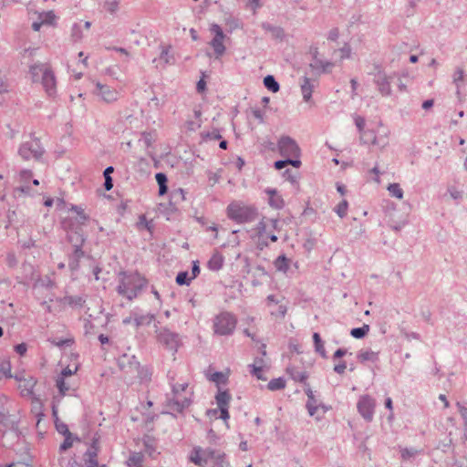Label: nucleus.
Wrapping results in <instances>:
<instances>
[{
    "label": "nucleus",
    "instance_id": "44",
    "mask_svg": "<svg viewBox=\"0 0 467 467\" xmlns=\"http://www.w3.org/2000/svg\"><path fill=\"white\" fill-rule=\"evenodd\" d=\"M213 460L214 461L213 467H230L229 462L224 459V454L219 451H215V457Z\"/></svg>",
    "mask_w": 467,
    "mask_h": 467
},
{
    "label": "nucleus",
    "instance_id": "43",
    "mask_svg": "<svg viewBox=\"0 0 467 467\" xmlns=\"http://www.w3.org/2000/svg\"><path fill=\"white\" fill-rule=\"evenodd\" d=\"M270 390H279L285 387V381L282 378L274 379L267 385Z\"/></svg>",
    "mask_w": 467,
    "mask_h": 467
},
{
    "label": "nucleus",
    "instance_id": "18",
    "mask_svg": "<svg viewBox=\"0 0 467 467\" xmlns=\"http://www.w3.org/2000/svg\"><path fill=\"white\" fill-rule=\"evenodd\" d=\"M20 441V433L17 429L13 428L3 434L2 442L5 447H13Z\"/></svg>",
    "mask_w": 467,
    "mask_h": 467
},
{
    "label": "nucleus",
    "instance_id": "47",
    "mask_svg": "<svg viewBox=\"0 0 467 467\" xmlns=\"http://www.w3.org/2000/svg\"><path fill=\"white\" fill-rule=\"evenodd\" d=\"M155 178L159 184V194L164 195L168 191V187H167L168 177H155Z\"/></svg>",
    "mask_w": 467,
    "mask_h": 467
},
{
    "label": "nucleus",
    "instance_id": "19",
    "mask_svg": "<svg viewBox=\"0 0 467 467\" xmlns=\"http://www.w3.org/2000/svg\"><path fill=\"white\" fill-rule=\"evenodd\" d=\"M265 193L269 196L268 198V204L276 210L282 209L284 207V200L283 198L277 193L276 190L266 188L265 190Z\"/></svg>",
    "mask_w": 467,
    "mask_h": 467
},
{
    "label": "nucleus",
    "instance_id": "8",
    "mask_svg": "<svg viewBox=\"0 0 467 467\" xmlns=\"http://www.w3.org/2000/svg\"><path fill=\"white\" fill-rule=\"evenodd\" d=\"M118 364L121 371L125 373L130 380L134 379L135 373L139 371L140 363L134 355L123 354L118 359Z\"/></svg>",
    "mask_w": 467,
    "mask_h": 467
},
{
    "label": "nucleus",
    "instance_id": "28",
    "mask_svg": "<svg viewBox=\"0 0 467 467\" xmlns=\"http://www.w3.org/2000/svg\"><path fill=\"white\" fill-rule=\"evenodd\" d=\"M144 455L141 452H132L127 460L129 467H142Z\"/></svg>",
    "mask_w": 467,
    "mask_h": 467
},
{
    "label": "nucleus",
    "instance_id": "25",
    "mask_svg": "<svg viewBox=\"0 0 467 467\" xmlns=\"http://www.w3.org/2000/svg\"><path fill=\"white\" fill-rule=\"evenodd\" d=\"M84 256V252L82 249H74L72 254L69 256L68 266L74 271L78 268V262L80 258Z\"/></svg>",
    "mask_w": 467,
    "mask_h": 467
},
{
    "label": "nucleus",
    "instance_id": "62",
    "mask_svg": "<svg viewBox=\"0 0 467 467\" xmlns=\"http://www.w3.org/2000/svg\"><path fill=\"white\" fill-rule=\"evenodd\" d=\"M340 58H348L350 57V47L348 46H345L343 48L339 50Z\"/></svg>",
    "mask_w": 467,
    "mask_h": 467
},
{
    "label": "nucleus",
    "instance_id": "48",
    "mask_svg": "<svg viewBox=\"0 0 467 467\" xmlns=\"http://www.w3.org/2000/svg\"><path fill=\"white\" fill-rule=\"evenodd\" d=\"M104 8L107 12L114 14L119 9V2L117 0H109L105 3Z\"/></svg>",
    "mask_w": 467,
    "mask_h": 467
},
{
    "label": "nucleus",
    "instance_id": "23",
    "mask_svg": "<svg viewBox=\"0 0 467 467\" xmlns=\"http://www.w3.org/2000/svg\"><path fill=\"white\" fill-rule=\"evenodd\" d=\"M376 82L382 95H389L390 93V86L386 75L379 73Z\"/></svg>",
    "mask_w": 467,
    "mask_h": 467
},
{
    "label": "nucleus",
    "instance_id": "41",
    "mask_svg": "<svg viewBox=\"0 0 467 467\" xmlns=\"http://www.w3.org/2000/svg\"><path fill=\"white\" fill-rule=\"evenodd\" d=\"M264 84L269 90L273 92H277L279 90V85L273 76H266L264 78Z\"/></svg>",
    "mask_w": 467,
    "mask_h": 467
},
{
    "label": "nucleus",
    "instance_id": "35",
    "mask_svg": "<svg viewBox=\"0 0 467 467\" xmlns=\"http://www.w3.org/2000/svg\"><path fill=\"white\" fill-rule=\"evenodd\" d=\"M223 259L220 254H213L208 261V267L213 271H218L222 268Z\"/></svg>",
    "mask_w": 467,
    "mask_h": 467
},
{
    "label": "nucleus",
    "instance_id": "45",
    "mask_svg": "<svg viewBox=\"0 0 467 467\" xmlns=\"http://www.w3.org/2000/svg\"><path fill=\"white\" fill-rule=\"evenodd\" d=\"M348 203L346 200L341 201L335 208V212L340 218H343L347 215Z\"/></svg>",
    "mask_w": 467,
    "mask_h": 467
},
{
    "label": "nucleus",
    "instance_id": "17",
    "mask_svg": "<svg viewBox=\"0 0 467 467\" xmlns=\"http://www.w3.org/2000/svg\"><path fill=\"white\" fill-rule=\"evenodd\" d=\"M56 16L52 11L43 12L38 15V20L32 24V28L35 31H39L43 25H54Z\"/></svg>",
    "mask_w": 467,
    "mask_h": 467
},
{
    "label": "nucleus",
    "instance_id": "61",
    "mask_svg": "<svg viewBox=\"0 0 467 467\" xmlns=\"http://www.w3.org/2000/svg\"><path fill=\"white\" fill-rule=\"evenodd\" d=\"M66 299L69 305L81 306L83 302L82 298L79 296H69Z\"/></svg>",
    "mask_w": 467,
    "mask_h": 467
},
{
    "label": "nucleus",
    "instance_id": "3",
    "mask_svg": "<svg viewBox=\"0 0 467 467\" xmlns=\"http://www.w3.org/2000/svg\"><path fill=\"white\" fill-rule=\"evenodd\" d=\"M227 217L236 223H249L258 216V210L254 205L247 204L242 201H234L226 208Z\"/></svg>",
    "mask_w": 467,
    "mask_h": 467
},
{
    "label": "nucleus",
    "instance_id": "55",
    "mask_svg": "<svg viewBox=\"0 0 467 467\" xmlns=\"http://www.w3.org/2000/svg\"><path fill=\"white\" fill-rule=\"evenodd\" d=\"M200 126L199 120H187L184 124L188 131H195Z\"/></svg>",
    "mask_w": 467,
    "mask_h": 467
},
{
    "label": "nucleus",
    "instance_id": "16",
    "mask_svg": "<svg viewBox=\"0 0 467 467\" xmlns=\"http://www.w3.org/2000/svg\"><path fill=\"white\" fill-rule=\"evenodd\" d=\"M98 451L99 448L97 446V441H93L91 446L88 449V451L84 454V467H98Z\"/></svg>",
    "mask_w": 467,
    "mask_h": 467
},
{
    "label": "nucleus",
    "instance_id": "24",
    "mask_svg": "<svg viewBox=\"0 0 467 467\" xmlns=\"http://www.w3.org/2000/svg\"><path fill=\"white\" fill-rule=\"evenodd\" d=\"M290 260L285 255H279L274 262L275 269L282 273H286L289 269Z\"/></svg>",
    "mask_w": 467,
    "mask_h": 467
},
{
    "label": "nucleus",
    "instance_id": "59",
    "mask_svg": "<svg viewBox=\"0 0 467 467\" xmlns=\"http://www.w3.org/2000/svg\"><path fill=\"white\" fill-rule=\"evenodd\" d=\"M206 415L211 420L220 419V410L219 408L208 410Z\"/></svg>",
    "mask_w": 467,
    "mask_h": 467
},
{
    "label": "nucleus",
    "instance_id": "39",
    "mask_svg": "<svg viewBox=\"0 0 467 467\" xmlns=\"http://www.w3.org/2000/svg\"><path fill=\"white\" fill-rule=\"evenodd\" d=\"M287 372L295 381L303 382L306 379V375L304 371L297 370L294 368H287Z\"/></svg>",
    "mask_w": 467,
    "mask_h": 467
},
{
    "label": "nucleus",
    "instance_id": "38",
    "mask_svg": "<svg viewBox=\"0 0 467 467\" xmlns=\"http://www.w3.org/2000/svg\"><path fill=\"white\" fill-rule=\"evenodd\" d=\"M369 331L368 325H363L361 327L352 328L350 331V335L355 338H362Z\"/></svg>",
    "mask_w": 467,
    "mask_h": 467
},
{
    "label": "nucleus",
    "instance_id": "51",
    "mask_svg": "<svg viewBox=\"0 0 467 467\" xmlns=\"http://www.w3.org/2000/svg\"><path fill=\"white\" fill-rule=\"evenodd\" d=\"M209 379L211 381H213V382L219 384V383H224L226 380V377L222 372H214L213 374H212L210 376Z\"/></svg>",
    "mask_w": 467,
    "mask_h": 467
},
{
    "label": "nucleus",
    "instance_id": "56",
    "mask_svg": "<svg viewBox=\"0 0 467 467\" xmlns=\"http://www.w3.org/2000/svg\"><path fill=\"white\" fill-rule=\"evenodd\" d=\"M315 67L321 68L323 72H329L333 67V64L330 62L323 63L321 61H317Z\"/></svg>",
    "mask_w": 467,
    "mask_h": 467
},
{
    "label": "nucleus",
    "instance_id": "57",
    "mask_svg": "<svg viewBox=\"0 0 467 467\" xmlns=\"http://www.w3.org/2000/svg\"><path fill=\"white\" fill-rule=\"evenodd\" d=\"M56 428H57V431L61 433L62 435H69V433H71L67 428V425L63 423V422H59V423H56Z\"/></svg>",
    "mask_w": 467,
    "mask_h": 467
},
{
    "label": "nucleus",
    "instance_id": "1",
    "mask_svg": "<svg viewBox=\"0 0 467 467\" xmlns=\"http://www.w3.org/2000/svg\"><path fill=\"white\" fill-rule=\"evenodd\" d=\"M117 281V293L130 301L136 298L147 285V280L143 276L133 272H120Z\"/></svg>",
    "mask_w": 467,
    "mask_h": 467
},
{
    "label": "nucleus",
    "instance_id": "52",
    "mask_svg": "<svg viewBox=\"0 0 467 467\" xmlns=\"http://www.w3.org/2000/svg\"><path fill=\"white\" fill-rule=\"evenodd\" d=\"M57 387L62 395H65L66 392L69 389V386L67 385L63 378H58L57 379Z\"/></svg>",
    "mask_w": 467,
    "mask_h": 467
},
{
    "label": "nucleus",
    "instance_id": "53",
    "mask_svg": "<svg viewBox=\"0 0 467 467\" xmlns=\"http://www.w3.org/2000/svg\"><path fill=\"white\" fill-rule=\"evenodd\" d=\"M71 36L74 39V41H79L82 38V33L80 30V25L75 24L72 27V33Z\"/></svg>",
    "mask_w": 467,
    "mask_h": 467
},
{
    "label": "nucleus",
    "instance_id": "15",
    "mask_svg": "<svg viewBox=\"0 0 467 467\" xmlns=\"http://www.w3.org/2000/svg\"><path fill=\"white\" fill-rule=\"evenodd\" d=\"M15 379L19 382L18 389L24 397H30L33 394L34 387L36 383L33 377H24L22 374H16Z\"/></svg>",
    "mask_w": 467,
    "mask_h": 467
},
{
    "label": "nucleus",
    "instance_id": "54",
    "mask_svg": "<svg viewBox=\"0 0 467 467\" xmlns=\"http://www.w3.org/2000/svg\"><path fill=\"white\" fill-rule=\"evenodd\" d=\"M456 406L459 410L462 418L463 419L464 428L467 431V409L465 408V406H463L462 402H457Z\"/></svg>",
    "mask_w": 467,
    "mask_h": 467
},
{
    "label": "nucleus",
    "instance_id": "50",
    "mask_svg": "<svg viewBox=\"0 0 467 467\" xmlns=\"http://www.w3.org/2000/svg\"><path fill=\"white\" fill-rule=\"evenodd\" d=\"M191 280L187 272H180L176 276V283L180 285H189Z\"/></svg>",
    "mask_w": 467,
    "mask_h": 467
},
{
    "label": "nucleus",
    "instance_id": "22",
    "mask_svg": "<svg viewBox=\"0 0 467 467\" xmlns=\"http://www.w3.org/2000/svg\"><path fill=\"white\" fill-rule=\"evenodd\" d=\"M254 232L259 238H263L269 232L268 218L263 217L254 227Z\"/></svg>",
    "mask_w": 467,
    "mask_h": 467
},
{
    "label": "nucleus",
    "instance_id": "58",
    "mask_svg": "<svg viewBox=\"0 0 467 467\" xmlns=\"http://www.w3.org/2000/svg\"><path fill=\"white\" fill-rule=\"evenodd\" d=\"M463 79H464L463 70L462 68H458L453 75V81H454V83H456L458 85L459 83L462 82Z\"/></svg>",
    "mask_w": 467,
    "mask_h": 467
},
{
    "label": "nucleus",
    "instance_id": "34",
    "mask_svg": "<svg viewBox=\"0 0 467 467\" xmlns=\"http://www.w3.org/2000/svg\"><path fill=\"white\" fill-rule=\"evenodd\" d=\"M313 340L315 344V350L321 355L322 358H327V353L324 348V343L318 333H314Z\"/></svg>",
    "mask_w": 467,
    "mask_h": 467
},
{
    "label": "nucleus",
    "instance_id": "63",
    "mask_svg": "<svg viewBox=\"0 0 467 467\" xmlns=\"http://www.w3.org/2000/svg\"><path fill=\"white\" fill-rule=\"evenodd\" d=\"M200 274V266L198 262H193L192 268V276L190 279H194Z\"/></svg>",
    "mask_w": 467,
    "mask_h": 467
},
{
    "label": "nucleus",
    "instance_id": "20",
    "mask_svg": "<svg viewBox=\"0 0 467 467\" xmlns=\"http://www.w3.org/2000/svg\"><path fill=\"white\" fill-rule=\"evenodd\" d=\"M307 396L306 409L310 416H315L321 403L316 399L311 389L306 390Z\"/></svg>",
    "mask_w": 467,
    "mask_h": 467
},
{
    "label": "nucleus",
    "instance_id": "30",
    "mask_svg": "<svg viewBox=\"0 0 467 467\" xmlns=\"http://www.w3.org/2000/svg\"><path fill=\"white\" fill-rule=\"evenodd\" d=\"M172 60V56L170 54V49L164 47L158 59H154V62L157 63V67H164L166 65L170 64Z\"/></svg>",
    "mask_w": 467,
    "mask_h": 467
},
{
    "label": "nucleus",
    "instance_id": "21",
    "mask_svg": "<svg viewBox=\"0 0 467 467\" xmlns=\"http://www.w3.org/2000/svg\"><path fill=\"white\" fill-rule=\"evenodd\" d=\"M358 359L361 363L365 362H377L379 359V352L371 349H361L358 354Z\"/></svg>",
    "mask_w": 467,
    "mask_h": 467
},
{
    "label": "nucleus",
    "instance_id": "37",
    "mask_svg": "<svg viewBox=\"0 0 467 467\" xmlns=\"http://www.w3.org/2000/svg\"><path fill=\"white\" fill-rule=\"evenodd\" d=\"M9 85L5 78L0 77V104L5 100V95L9 93Z\"/></svg>",
    "mask_w": 467,
    "mask_h": 467
},
{
    "label": "nucleus",
    "instance_id": "14",
    "mask_svg": "<svg viewBox=\"0 0 467 467\" xmlns=\"http://www.w3.org/2000/svg\"><path fill=\"white\" fill-rule=\"evenodd\" d=\"M94 94L108 103L114 102L119 98L118 90L100 82L95 83Z\"/></svg>",
    "mask_w": 467,
    "mask_h": 467
},
{
    "label": "nucleus",
    "instance_id": "36",
    "mask_svg": "<svg viewBox=\"0 0 467 467\" xmlns=\"http://www.w3.org/2000/svg\"><path fill=\"white\" fill-rule=\"evenodd\" d=\"M139 371L135 373L134 379H138L140 382H147L150 379L151 373L147 368L139 366Z\"/></svg>",
    "mask_w": 467,
    "mask_h": 467
},
{
    "label": "nucleus",
    "instance_id": "6",
    "mask_svg": "<svg viewBox=\"0 0 467 467\" xmlns=\"http://www.w3.org/2000/svg\"><path fill=\"white\" fill-rule=\"evenodd\" d=\"M187 387V383L172 385V397L169 398L167 400V406L170 410L182 412L190 405V399L182 395Z\"/></svg>",
    "mask_w": 467,
    "mask_h": 467
},
{
    "label": "nucleus",
    "instance_id": "42",
    "mask_svg": "<svg viewBox=\"0 0 467 467\" xmlns=\"http://www.w3.org/2000/svg\"><path fill=\"white\" fill-rule=\"evenodd\" d=\"M388 191L389 192V194L393 197H396L398 199H402L403 197V191L399 183H390L388 186Z\"/></svg>",
    "mask_w": 467,
    "mask_h": 467
},
{
    "label": "nucleus",
    "instance_id": "5",
    "mask_svg": "<svg viewBox=\"0 0 467 467\" xmlns=\"http://www.w3.org/2000/svg\"><path fill=\"white\" fill-rule=\"evenodd\" d=\"M236 317L228 311H223L216 315L213 320V332L219 336L232 335L236 327Z\"/></svg>",
    "mask_w": 467,
    "mask_h": 467
},
{
    "label": "nucleus",
    "instance_id": "11",
    "mask_svg": "<svg viewBox=\"0 0 467 467\" xmlns=\"http://www.w3.org/2000/svg\"><path fill=\"white\" fill-rule=\"evenodd\" d=\"M215 457V451L207 448L205 450L201 447H196L191 453L190 460L192 462L198 466H203L207 463L208 460L213 459Z\"/></svg>",
    "mask_w": 467,
    "mask_h": 467
},
{
    "label": "nucleus",
    "instance_id": "64",
    "mask_svg": "<svg viewBox=\"0 0 467 467\" xmlns=\"http://www.w3.org/2000/svg\"><path fill=\"white\" fill-rule=\"evenodd\" d=\"M15 349H16V351L19 355L23 356V355L26 352L27 348H26V345L25 343H22V344H18V345H16V346L15 347Z\"/></svg>",
    "mask_w": 467,
    "mask_h": 467
},
{
    "label": "nucleus",
    "instance_id": "13",
    "mask_svg": "<svg viewBox=\"0 0 467 467\" xmlns=\"http://www.w3.org/2000/svg\"><path fill=\"white\" fill-rule=\"evenodd\" d=\"M158 341L172 351H176L179 346L178 335L163 328L157 332Z\"/></svg>",
    "mask_w": 467,
    "mask_h": 467
},
{
    "label": "nucleus",
    "instance_id": "9",
    "mask_svg": "<svg viewBox=\"0 0 467 467\" xmlns=\"http://www.w3.org/2000/svg\"><path fill=\"white\" fill-rule=\"evenodd\" d=\"M210 31L214 35L213 38L210 42V46L213 47L216 57L219 58L225 52V47L223 45L225 35L217 24L211 25Z\"/></svg>",
    "mask_w": 467,
    "mask_h": 467
},
{
    "label": "nucleus",
    "instance_id": "46",
    "mask_svg": "<svg viewBox=\"0 0 467 467\" xmlns=\"http://www.w3.org/2000/svg\"><path fill=\"white\" fill-rule=\"evenodd\" d=\"M73 441H74V438H73L72 433H69V435L68 434L65 435L64 441L59 446V451L61 452H63V451L68 450L69 448H71L73 445Z\"/></svg>",
    "mask_w": 467,
    "mask_h": 467
},
{
    "label": "nucleus",
    "instance_id": "33",
    "mask_svg": "<svg viewBox=\"0 0 467 467\" xmlns=\"http://www.w3.org/2000/svg\"><path fill=\"white\" fill-rule=\"evenodd\" d=\"M448 192L453 200H461L463 196V187L456 184L448 187Z\"/></svg>",
    "mask_w": 467,
    "mask_h": 467
},
{
    "label": "nucleus",
    "instance_id": "49",
    "mask_svg": "<svg viewBox=\"0 0 467 467\" xmlns=\"http://www.w3.org/2000/svg\"><path fill=\"white\" fill-rule=\"evenodd\" d=\"M355 124L358 129L359 132L361 133V138L365 140L368 135V132H363L365 127V119L360 116H357L355 118Z\"/></svg>",
    "mask_w": 467,
    "mask_h": 467
},
{
    "label": "nucleus",
    "instance_id": "29",
    "mask_svg": "<svg viewBox=\"0 0 467 467\" xmlns=\"http://www.w3.org/2000/svg\"><path fill=\"white\" fill-rule=\"evenodd\" d=\"M68 241L72 244L74 249H81L85 239L79 232H72L68 234Z\"/></svg>",
    "mask_w": 467,
    "mask_h": 467
},
{
    "label": "nucleus",
    "instance_id": "31",
    "mask_svg": "<svg viewBox=\"0 0 467 467\" xmlns=\"http://www.w3.org/2000/svg\"><path fill=\"white\" fill-rule=\"evenodd\" d=\"M154 318H155L154 315H151V314H146V315H141V316H138L137 314H134L133 321L135 323V326L137 327H139L141 326L150 325L154 320Z\"/></svg>",
    "mask_w": 467,
    "mask_h": 467
},
{
    "label": "nucleus",
    "instance_id": "2",
    "mask_svg": "<svg viewBox=\"0 0 467 467\" xmlns=\"http://www.w3.org/2000/svg\"><path fill=\"white\" fill-rule=\"evenodd\" d=\"M278 149L280 154L287 157V159L275 161V169L281 170L289 166L297 171L301 165V161L298 160L300 149L296 142L290 137H282L278 141Z\"/></svg>",
    "mask_w": 467,
    "mask_h": 467
},
{
    "label": "nucleus",
    "instance_id": "60",
    "mask_svg": "<svg viewBox=\"0 0 467 467\" xmlns=\"http://www.w3.org/2000/svg\"><path fill=\"white\" fill-rule=\"evenodd\" d=\"M347 368V363L345 361H341L338 364L334 366V371L337 374H343Z\"/></svg>",
    "mask_w": 467,
    "mask_h": 467
},
{
    "label": "nucleus",
    "instance_id": "32",
    "mask_svg": "<svg viewBox=\"0 0 467 467\" xmlns=\"http://www.w3.org/2000/svg\"><path fill=\"white\" fill-rule=\"evenodd\" d=\"M301 91L304 100L308 102L312 97L313 86L311 85L310 80L307 78L304 79L301 85Z\"/></svg>",
    "mask_w": 467,
    "mask_h": 467
},
{
    "label": "nucleus",
    "instance_id": "7",
    "mask_svg": "<svg viewBox=\"0 0 467 467\" xmlns=\"http://www.w3.org/2000/svg\"><path fill=\"white\" fill-rule=\"evenodd\" d=\"M18 153L26 161H37L42 157L44 150L39 140L32 139L20 146Z\"/></svg>",
    "mask_w": 467,
    "mask_h": 467
},
{
    "label": "nucleus",
    "instance_id": "10",
    "mask_svg": "<svg viewBox=\"0 0 467 467\" xmlns=\"http://www.w3.org/2000/svg\"><path fill=\"white\" fill-rule=\"evenodd\" d=\"M375 406H376L375 400L368 395L361 396L357 404V408H358L359 414L367 421L372 420Z\"/></svg>",
    "mask_w": 467,
    "mask_h": 467
},
{
    "label": "nucleus",
    "instance_id": "12",
    "mask_svg": "<svg viewBox=\"0 0 467 467\" xmlns=\"http://www.w3.org/2000/svg\"><path fill=\"white\" fill-rule=\"evenodd\" d=\"M215 400L220 410V419H222L225 422L226 427L229 428L227 420L230 418L228 409L231 400V395L226 390H219L215 396Z\"/></svg>",
    "mask_w": 467,
    "mask_h": 467
},
{
    "label": "nucleus",
    "instance_id": "26",
    "mask_svg": "<svg viewBox=\"0 0 467 467\" xmlns=\"http://www.w3.org/2000/svg\"><path fill=\"white\" fill-rule=\"evenodd\" d=\"M400 457L403 461H409L414 459L419 454L422 452V450H418L416 448H400Z\"/></svg>",
    "mask_w": 467,
    "mask_h": 467
},
{
    "label": "nucleus",
    "instance_id": "40",
    "mask_svg": "<svg viewBox=\"0 0 467 467\" xmlns=\"http://www.w3.org/2000/svg\"><path fill=\"white\" fill-rule=\"evenodd\" d=\"M12 378L11 375V364L9 361L0 362V380L4 378Z\"/></svg>",
    "mask_w": 467,
    "mask_h": 467
},
{
    "label": "nucleus",
    "instance_id": "27",
    "mask_svg": "<svg viewBox=\"0 0 467 467\" xmlns=\"http://www.w3.org/2000/svg\"><path fill=\"white\" fill-rule=\"evenodd\" d=\"M263 364L264 360L262 358H256L254 363L250 365L251 374L256 377L258 379L265 380V379L263 377Z\"/></svg>",
    "mask_w": 467,
    "mask_h": 467
},
{
    "label": "nucleus",
    "instance_id": "4",
    "mask_svg": "<svg viewBox=\"0 0 467 467\" xmlns=\"http://www.w3.org/2000/svg\"><path fill=\"white\" fill-rule=\"evenodd\" d=\"M29 75L33 82H40L48 96L56 93V78L47 64L37 63L29 67Z\"/></svg>",
    "mask_w": 467,
    "mask_h": 467
}]
</instances>
